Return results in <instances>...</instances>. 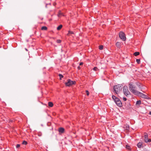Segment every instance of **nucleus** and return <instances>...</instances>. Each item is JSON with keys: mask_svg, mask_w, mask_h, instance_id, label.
<instances>
[{"mask_svg": "<svg viewBox=\"0 0 151 151\" xmlns=\"http://www.w3.org/2000/svg\"><path fill=\"white\" fill-rule=\"evenodd\" d=\"M126 148L128 150H130L131 149L130 147L128 145H126Z\"/></svg>", "mask_w": 151, "mask_h": 151, "instance_id": "nucleus-23", "label": "nucleus"}, {"mask_svg": "<svg viewBox=\"0 0 151 151\" xmlns=\"http://www.w3.org/2000/svg\"><path fill=\"white\" fill-rule=\"evenodd\" d=\"M20 147V145H19V144H17L16 146V147L17 148H18Z\"/></svg>", "mask_w": 151, "mask_h": 151, "instance_id": "nucleus-29", "label": "nucleus"}, {"mask_svg": "<svg viewBox=\"0 0 151 151\" xmlns=\"http://www.w3.org/2000/svg\"><path fill=\"white\" fill-rule=\"evenodd\" d=\"M139 54V52H136L134 53V55L135 56H137Z\"/></svg>", "mask_w": 151, "mask_h": 151, "instance_id": "nucleus-20", "label": "nucleus"}, {"mask_svg": "<svg viewBox=\"0 0 151 151\" xmlns=\"http://www.w3.org/2000/svg\"><path fill=\"white\" fill-rule=\"evenodd\" d=\"M123 93L126 96H128L130 94V93L129 91L128 87L126 86H125L123 87Z\"/></svg>", "mask_w": 151, "mask_h": 151, "instance_id": "nucleus-3", "label": "nucleus"}, {"mask_svg": "<svg viewBox=\"0 0 151 151\" xmlns=\"http://www.w3.org/2000/svg\"><path fill=\"white\" fill-rule=\"evenodd\" d=\"M99 48L100 50H102L103 48V46L102 45H100L99 47Z\"/></svg>", "mask_w": 151, "mask_h": 151, "instance_id": "nucleus-22", "label": "nucleus"}, {"mask_svg": "<svg viewBox=\"0 0 151 151\" xmlns=\"http://www.w3.org/2000/svg\"><path fill=\"white\" fill-rule=\"evenodd\" d=\"M83 64V62H81L79 64L80 65H82Z\"/></svg>", "mask_w": 151, "mask_h": 151, "instance_id": "nucleus-31", "label": "nucleus"}, {"mask_svg": "<svg viewBox=\"0 0 151 151\" xmlns=\"http://www.w3.org/2000/svg\"><path fill=\"white\" fill-rule=\"evenodd\" d=\"M25 50H26L27 51V49H25Z\"/></svg>", "mask_w": 151, "mask_h": 151, "instance_id": "nucleus-34", "label": "nucleus"}, {"mask_svg": "<svg viewBox=\"0 0 151 151\" xmlns=\"http://www.w3.org/2000/svg\"><path fill=\"white\" fill-rule=\"evenodd\" d=\"M149 114L151 115V111L149 112Z\"/></svg>", "mask_w": 151, "mask_h": 151, "instance_id": "nucleus-33", "label": "nucleus"}, {"mask_svg": "<svg viewBox=\"0 0 151 151\" xmlns=\"http://www.w3.org/2000/svg\"><path fill=\"white\" fill-rule=\"evenodd\" d=\"M67 81L65 83V84L66 86H70L73 85H75L76 83V82L75 81H72L70 79H68Z\"/></svg>", "mask_w": 151, "mask_h": 151, "instance_id": "nucleus-4", "label": "nucleus"}, {"mask_svg": "<svg viewBox=\"0 0 151 151\" xmlns=\"http://www.w3.org/2000/svg\"><path fill=\"white\" fill-rule=\"evenodd\" d=\"M47 29V28L46 26L42 27L41 28L42 30H46Z\"/></svg>", "mask_w": 151, "mask_h": 151, "instance_id": "nucleus-19", "label": "nucleus"}, {"mask_svg": "<svg viewBox=\"0 0 151 151\" xmlns=\"http://www.w3.org/2000/svg\"><path fill=\"white\" fill-rule=\"evenodd\" d=\"M53 104L51 102H48V106L50 107H52L53 106Z\"/></svg>", "mask_w": 151, "mask_h": 151, "instance_id": "nucleus-15", "label": "nucleus"}, {"mask_svg": "<svg viewBox=\"0 0 151 151\" xmlns=\"http://www.w3.org/2000/svg\"><path fill=\"white\" fill-rule=\"evenodd\" d=\"M141 104V101L140 100H139V101H137L136 103V104L137 105H140V104Z\"/></svg>", "mask_w": 151, "mask_h": 151, "instance_id": "nucleus-17", "label": "nucleus"}, {"mask_svg": "<svg viewBox=\"0 0 151 151\" xmlns=\"http://www.w3.org/2000/svg\"><path fill=\"white\" fill-rule=\"evenodd\" d=\"M74 33L72 31H69L68 34H67V35L69 36L70 34H73Z\"/></svg>", "mask_w": 151, "mask_h": 151, "instance_id": "nucleus-18", "label": "nucleus"}, {"mask_svg": "<svg viewBox=\"0 0 151 151\" xmlns=\"http://www.w3.org/2000/svg\"><path fill=\"white\" fill-rule=\"evenodd\" d=\"M119 36L120 39L123 41H124L126 40V37L125 36V34L123 32H120L119 34Z\"/></svg>", "mask_w": 151, "mask_h": 151, "instance_id": "nucleus-6", "label": "nucleus"}, {"mask_svg": "<svg viewBox=\"0 0 151 151\" xmlns=\"http://www.w3.org/2000/svg\"><path fill=\"white\" fill-rule=\"evenodd\" d=\"M136 62L138 64H139L140 63V60L139 59H136Z\"/></svg>", "mask_w": 151, "mask_h": 151, "instance_id": "nucleus-26", "label": "nucleus"}, {"mask_svg": "<svg viewBox=\"0 0 151 151\" xmlns=\"http://www.w3.org/2000/svg\"><path fill=\"white\" fill-rule=\"evenodd\" d=\"M129 88L130 91L134 94L136 95L138 93V91L136 90V87L133 85V83L131 82L129 84Z\"/></svg>", "mask_w": 151, "mask_h": 151, "instance_id": "nucleus-1", "label": "nucleus"}, {"mask_svg": "<svg viewBox=\"0 0 151 151\" xmlns=\"http://www.w3.org/2000/svg\"><path fill=\"white\" fill-rule=\"evenodd\" d=\"M86 93L87 95V96H88L89 95V92L88 90H86Z\"/></svg>", "mask_w": 151, "mask_h": 151, "instance_id": "nucleus-28", "label": "nucleus"}, {"mask_svg": "<svg viewBox=\"0 0 151 151\" xmlns=\"http://www.w3.org/2000/svg\"><path fill=\"white\" fill-rule=\"evenodd\" d=\"M144 141L145 143L151 142V139H148V136L147 133H145L144 134Z\"/></svg>", "mask_w": 151, "mask_h": 151, "instance_id": "nucleus-5", "label": "nucleus"}, {"mask_svg": "<svg viewBox=\"0 0 151 151\" xmlns=\"http://www.w3.org/2000/svg\"><path fill=\"white\" fill-rule=\"evenodd\" d=\"M122 85H115L113 88L114 92L116 94H118L122 91Z\"/></svg>", "mask_w": 151, "mask_h": 151, "instance_id": "nucleus-2", "label": "nucleus"}, {"mask_svg": "<svg viewBox=\"0 0 151 151\" xmlns=\"http://www.w3.org/2000/svg\"><path fill=\"white\" fill-rule=\"evenodd\" d=\"M60 77V79L61 80V78L63 77V75L61 74H59L58 75Z\"/></svg>", "mask_w": 151, "mask_h": 151, "instance_id": "nucleus-21", "label": "nucleus"}, {"mask_svg": "<svg viewBox=\"0 0 151 151\" xmlns=\"http://www.w3.org/2000/svg\"><path fill=\"white\" fill-rule=\"evenodd\" d=\"M136 85L138 87L139 89H142L141 84L139 82L136 83Z\"/></svg>", "mask_w": 151, "mask_h": 151, "instance_id": "nucleus-14", "label": "nucleus"}, {"mask_svg": "<svg viewBox=\"0 0 151 151\" xmlns=\"http://www.w3.org/2000/svg\"><path fill=\"white\" fill-rule=\"evenodd\" d=\"M137 146L139 148H141L142 147V142H139L137 144Z\"/></svg>", "mask_w": 151, "mask_h": 151, "instance_id": "nucleus-12", "label": "nucleus"}, {"mask_svg": "<svg viewBox=\"0 0 151 151\" xmlns=\"http://www.w3.org/2000/svg\"><path fill=\"white\" fill-rule=\"evenodd\" d=\"M136 95L140 96L142 98L144 99H147L148 97V96L144 94L143 93L139 91H138V93H137V94Z\"/></svg>", "mask_w": 151, "mask_h": 151, "instance_id": "nucleus-7", "label": "nucleus"}, {"mask_svg": "<svg viewBox=\"0 0 151 151\" xmlns=\"http://www.w3.org/2000/svg\"><path fill=\"white\" fill-rule=\"evenodd\" d=\"M58 17H60L61 16H64L63 14L60 11L58 13Z\"/></svg>", "mask_w": 151, "mask_h": 151, "instance_id": "nucleus-13", "label": "nucleus"}, {"mask_svg": "<svg viewBox=\"0 0 151 151\" xmlns=\"http://www.w3.org/2000/svg\"><path fill=\"white\" fill-rule=\"evenodd\" d=\"M63 27V26L62 25H59L57 27V29L58 30H60L61 28H62Z\"/></svg>", "mask_w": 151, "mask_h": 151, "instance_id": "nucleus-16", "label": "nucleus"}, {"mask_svg": "<svg viewBox=\"0 0 151 151\" xmlns=\"http://www.w3.org/2000/svg\"><path fill=\"white\" fill-rule=\"evenodd\" d=\"M57 42L58 43H60L61 42V40H57Z\"/></svg>", "mask_w": 151, "mask_h": 151, "instance_id": "nucleus-27", "label": "nucleus"}, {"mask_svg": "<svg viewBox=\"0 0 151 151\" xmlns=\"http://www.w3.org/2000/svg\"><path fill=\"white\" fill-rule=\"evenodd\" d=\"M27 142L25 141H24L22 143V144L24 145H26L27 144Z\"/></svg>", "mask_w": 151, "mask_h": 151, "instance_id": "nucleus-24", "label": "nucleus"}, {"mask_svg": "<svg viewBox=\"0 0 151 151\" xmlns=\"http://www.w3.org/2000/svg\"><path fill=\"white\" fill-rule=\"evenodd\" d=\"M65 129L64 128L62 127L58 129V131L59 133H63L64 132Z\"/></svg>", "mask_w": 151, "mask_h": 151, "instance_id": "nucleus-10", "label": "nucleus"}, {"mask_svg": "<svg viewBox=\"0 0 151 151\" xmlns=\"http://www.w3.org/2000/svg\"><path fill=\"white\" fill-rule=\"evenodd\" d=\"M93 70H94L95 71H96L98 70V68L96 67H94L93 68Z\"/></svg>", "mask_w": 151, "mask_h": 151, "instance_id": "nucleus-25", "label": "nucleus"}, {"mask_svg": "<svg viewBox=\"0 0 151 151\" xmlns=\"http://www.w3.org/2000/svg\"><path fill=\"white\" fill-rule=\"evenodd\" d=\"M116 104L117 106L119 107L121 106L122 105V103L120 100L117 101V102H116Z\"/></svg>", "mask_w": 151, "mask_h": 151, "instance_id": "nucleus-11", "label": "nucleus"}, {"mask_svg": "<svg viewBox=\"0 0 151 151\" xmlns=\"http://www.w3.org/2000/svg\"><path fill=\"white\" fill-rule=\"evenodd\" d=\"M81 68L80 67V66H78V69L79 70H80Z\"/></svg>", "mask_w": 151, "mask_h": 151, "instance_id": "nucleus-32", "label": "nucleus"}, {"mask_svg": "<svg viewBox=\"0 0 151 151\" xmlns=\"http://www.w3.org/2000/svg\"><path fill=\"white\" fill-rule=\"evenodd\" d=\"M123 100L124 101H125L127 100V99L125 97H123Z\"/></svg>", "mask_w": 151, "mask_h": 151, "instance_id": "nucleus-30", "label": "nucleus"}, {"mask_svg": "<svg viewBox=\"0 0 151 151\" xmlns=\"http://www.w3.org/2000/svg\"><path fill=\"white\" fill-rule=\"evenodd\" d=\"M112 98L115 103L119 100L118 98L115 96L114 95H112Z\"/></svg>", "mask_w": 151, "mask_h": 151, "instance_id": "nucleus-8", "label": "nucleus"}, {"mask_svg": "<svg viewBox=\"0 0 151 151\" xmlns=\"http://www.w3.org/2000/svg\"><path fill=\"white\" fill-rule=\"evenodd\" d=\"M122 44V42H117L116 43V45L117 48H120L121 47Z\"/></svg>", "mask_w": 151, "mask_h": 151, "instance_id": "nucleus-9", "label": "nucleus"}]
</instances>
